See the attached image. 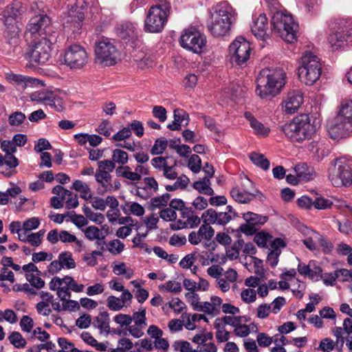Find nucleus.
Instances as JSON below:
<instances>
[{
	"label": "nucleus",
	"mask_w": 352,
	"mask_h": 352,
	"mask_svg": "<svg viewBox=\"0 0 352 352\" xmlns=\"http://www.w3.org/2000/svg\"><path fill=\"white\" fill-rule=\"evenodd\" d=\"M319 126L320 121L314 120L311 124L309 115L300 114L282 125L280 130L291 142L300 143L311 139Z\"/></svg>",
	"instance_id": "2"
},
{
	"label": "nucleus",
	"mask_w": 352,
	"mask_h": 352,
	"mask_svg": "<svg viewBox=\"0 0 352 352\" xmlns=\"http://www.w3.org/2000/svg\"><path fill=\"white\" fill-rule=\"evenodd\" d=\"M243 186L245 192H241L237 187H234L230 190V195L236 201L241 204H248L257 195H259L260 199L263 197V194L259 190H252L245 187V184Z\"/></svg>",
	"instance_id": "21"
},
{
	"label": "nucleus",
	"mask_w": 352,
	"mask_h": 352,
	"mask_svg": "<svg viewBox=\"0 0 352 352\" xmlns=\"http://www.w3.org/2000/svg\"><path fill=\"white\" fill-rule=\"evenodd\" d=\"M283 69H262L256 78V92L261 99H271L280 93L286 80Z\"/></svg>",
	"instance_id": "1"
},
{
	"label": "nucleus",
	"mask_w": 352,
	"mask_h": 352,
	"mask_svg": "<svg viewBox=\"0 0 352 352\" xmlns=\"http://www.w3.org/2000/svg\"><path fill=\"white\" fill-rule=\"evenodd\" d=\"M87 54L80 45H69L65 51L63 60L71 69H80L87 63Z\"/></svg>",
	"instance_id": "14"
},
{
	"label": "nucleus",
	"mask_w": 352,
	"mask_h": 352,
	"mask_svg": "<svg viewBox=\"0 0 352 352\" xmlns=\"http://www.w3.org/2000/svg\"><path fill=\"white\" fill-rule=\"evenodd\" d=\"M333 342L330 338H324L320 341L319 346L317 350H321L324 352H330L333 349Z\"/></svg>",
	"instance_id": "64"
},
{
	"label": "nucleus",
	"mask_w": 352,
	"mask_h": 352,
	"mask_svg": "<svg viewBox=\"0 0 352 352\" xmlns=\"http://www.w3.org/2000/svg\"><path fill=\"white\" fill-rule=\"evenodd\" d=\"M82 232L85 234V236L91 241L95 239H100L99 236L103 234L101 230L95 226H89L85 230H82Z\"/></svg>",
	"instance_id": "37"
},
{
	"label": "nucleus",
	"mask_w": 352,
	"mask_h": 352,
	"mask_svg": "<svg viewBox=\"0 0 352 352\" xmlns=\"http://www.w3.org/2000/svg\"><path fill=\"white\" fill-rule=\"evenodd\" d=\"M12 80L17 84L18 89L24 90L28 87H32L40 84L41 80L22 75H14Z\"/></svg>",
	"instance_id": "24"
},
{
	"label": "nucleus",
	"mask_w": 352,
	"mask_h": 352,
	"mask_svg": "<svg viewBox=\"0 0 352 352\" xmlns=\"http://www.w3.org/2000/svg\"><path fill=\"white\" fill-rule=\"evenodd\" d=\"M91 322V316L83 314L76 320V325L80 329H87L90 326Z\"/></svg>",
	"instance_id": "61"
},
{
	"label": "nucleus",
	"mask_w": 352,
	"mask_h": 352,
	"mask_svg": "<svg viewBox=\"0 0 352 352\" xmlns=\"http://www.w3.org/2000/svg\"><path fill=\"white\" fill-rule=\"evenodd\" d=\"M170 9L169 0H155V4L147 12L144 31L149 33L162 32L168 21Z\"/></svg>",
	"instance_id": "4"
},
{
	"label": "nucleus",
	"mask_w": 352,
	"mask_h": 352,
	"mask_svg": "<svg viewBox=\"0 0 352 352\" xmlns=\"http://www.w3.org/2000/svg\"><path fill=\"white\" fill-rule=\"evenodd\" d=\"M175 350H178L180 352H191V344L188 341L177 340L173 344Z\"/></svg>",
	"instance_id": "62"
},
{
	"label": "nucleus",
	"mask_w": 352,
	"mask_h": 352,
	"mask_svg": "<svg viewBox=\"0 0 352 352\" xmlns=\"http://www.w3.org/2000/svg\"><path fill=\"white\" fill-rule=\"evenodd\" d=\"M173 118L182 126H186L190 120L189 114L182 109H175L173 111Z\"/></svg>",
	"instance_id": "36"
},
{
	"label": "nucleus",
	"mask_w": 352,
	"mask_h": 352,
	"mask_svg": "<svg viewBox=\"0 0 352 352\" xmlns=\"http://www.w3.org/2000/svg\"><path fill=\"white\" fill-rule=\"evenodd\" d=\"M241 297L245 302L251 303L256 300V294L255 290L252 289H245L242 291Z\"/></svg>",
	"instance_id": "55"
},
{
	"label": "nucleus",
	"mask_w": 352,
	"mask_h": 352,
	"mask_svg": "<svg viewBox=\"0 0 352 352\" xmlns=\"http://www.w3.org/2000/svg\"><path fill=\"white\" fill-rule=\"evenodd\" d=\"M336 116H340L346 122L352 123V100L343 103Z\"/></svg>",
	"instance_id": "32"
},
{
	"label": "nucleus",
	"mask_w": 352,
	"mask_h": 352,
	"mask_svg": "<svg viewBox=\"0 0 352 352\" xmlns=\"http://www.w3.org/2000/svg\"><path fill=\"white\" fill-rule=\"evenodd\" d=\"M82 211L85 214L86 217L89 220L94 221L97 224H102L104 221V217L101 213H95L88 206L84 205L82 208Z\"/></svg>",
	"instance_id": "35"
},
{
	"label": "nucleus",
	"mask_w": 352,
	"mask_h": 352,
	"mask_svg": "<svg viewBox=\"0 0 352 352\" xmlns=\"http://www.w3.org/2000/svg\"><path fill=\"white\" fill-rule=\"evenodd\" d=\"M1 148L6 155L14 154L16 152V147L12 140H3L1 142Z\"/></svg>",
	"instance_id": "56"
},
{
	"label": "nucleus",
	"mask_w": 352,
	"mask_h": 352,
	"mask_svg": "<svg viewBox=\"0 0 352 352\" xmlns=\"http://www.w3.org/2000/svg\"><path fill=\"white\" fill-rule=\"evenodd\" d=\"M116 34L127 45H129L133 48L138 45L140 41L138 39L137 28L134 23L124 22L119 24L116 28Z\"/></svg>",
	"instance_id": "16"
},
{
	"label": "nucleus",
	"mask_w": 352,
	"mask_h": 352,
	"mask_svg": "<svg viewBox=\"0 0 352 352\" xmlns=\"http://www.w3.org/2000/svg\"><path fill=\"white\" fill-rule=\"evenodd\" d=\"M107 306L112 311H120L124 307L120 298L110 296L107 298Z\"/></svg>",
	"instance_id": "51"
},
{
	"label": "nucleus",
	"mask_w": 352,
	"mask_h": 352,
	"mask_svg": "<svg viewBox=\"0 0 352 352\" xmlns=\"http://www.w3.org/2000/svg\"><path fill=\"white\" fill-rule=\"evenodd\" d=\"M206 42V36L194 28L184 30L179 38V44L184 49L196 54L203 52Z\"/></svg>",
	"instance_id": "9"
},
{
	"label": "nucleus",
	"mask_w": 352,
	"mask_h": 352,
	"mask_svg": "<svg viewBox=\"0 0 352 352\" xmlns=\"http://www.w3.org/2000/svg\"><path fill=\"white\" fill-rule=\"evenodd\" d=\"M250 159L252 163L264 170L270 168V162L263 154L252 152L250 155Z\"/></svg>",
	"instance_id": "27"
},
{
	"label": "nucleus",
	"mask_w": 352,
	"mask_h": 352,
	"mask_svg": "<svg viewBox=\"0 0 352 352\" xmlns=\"http://www.w3.org/2000/svg\"><path fill=\"white\" fill-rule=\"evenodd\" d=\"M252 34L263 43H267L270 40L272 28H269L268 19L265 13L260 14L257 17L254 18L253 24L251 25Z\"/></svg>",
	"instance_id": "20"
},
{
	"label": "nucleus",
	"mask_w": 352,
	"mask_h": 352,
	"mask_svg": "<svg viewBox=\"0 0 352 352\" xmlns=\"http://www.w3.org/2000/svg\"><path fill=\"white\" fill-rule=\"evenodd\" d=\"M272 236L267 232H260L255 234L254 241L258 247L267 248V243Z\"/></svg>",
	"instance_id": "41"
},
{
	"label": "nucleus",
	"mask_w": 352,
	"mask_h": 352,
	"mask_svg": "<svg viewBox=\"0 0 352 352\" xmlns=\"http://www.w3.org/2000/svg\"><path fill=\"white\" fill-rule=\"evenodd\" d=\"M272 32L288 43H294L297 41L298 23L296 22L290 14L276 12L272 16Z\"/></svg>",
	"instance_id": "5"
},
{
	"label": "nucleus",
	"mask_w": 352,
	"mask_h": 352,
	"mask_svg": "<svg viewBox=\"0 0 352 352\" xmlns=\"http://www.w3.org/2000/svg\"><path fill=\"white\" fill-rule=\"evenodd\" d=\"M250 116L251 117L250 120V126L254 132L258 135L267 136L270 131V128L265 126L263 124L254 118L252 114H250Z\"/></svg>",
	"instance_id": "30"
},
{
	"label": "nucleus",
	"mask_w": 352,
	"mask_h": 352,
	"mask_svg": "<svg viewBox=\"0 0 352 352\" xmlns=\"http://www.w3.org/2000/svg\"><path fill=\"white\" fill-rule=\"evenodd\" d=\"M25 118L26 116L25 113L17 111L9 116L8 122L11 126H18L24 122Z\"/></svg>",
	"instance_id": "40"
},
{
	"label": "nucleus",
	"mask_w": 352,
	"mask_h": 352,
	"mask_svg": "<svg viewBox=\"0 0 352 352\" xmlns=\"http://www.w3.org/2000/svg\"><path fill=\"white\" fill-rule=\"evenodd\" d=\"M160 217L164 221H173L176 220L177 215L174 210L170 208H166L160 212Z\"/></svg>",
	"instance_id": "49"
},
{
	"label": "nucleus",
	"mask_w": 352,
	"mask_h": 352,
	"mask_svg": "<svg viewBox=\"0 0 352 352\" xmlns=\"http://www.w3.org/2000/svg\"><path fill=\"white\" fill-rule=\"evenodd\" d=\"M256 341L261 347H267L273 342V338L265 333H258L256 336Z\"/></svg>",
	"instance_id": "53"
},
{
	"label": "nucleus",
	"mask_w": 352,
	"mask_h": 352,
	"mask_svg": "<svg viewBox=\"0 0 352 352\" xmlns=\"http://www.w3.org/2000/svg\"><path fill=\"white\" fill-rule=\"evenodd\" d=\"M213 339V334L212 332H207L204 334H197L192 339V342L198 344H204L208 340Z\"/></svg>",
	"instance_id": "59"
},
{
	"label": "nucleus",
	"mask_w": 352,
	"mask_h": 352,
	"mask_svg": "<svg viewBox=\"0 0 352 352\" xmlns=\"http://www.w3.org/2000/svg\"><path fill=\"white\" fill-rule=\"evenodd\" d=\"M108 250L113 254H120L124 248V244L118 239H114L109 242Z\"/></svg>",
	"instance_id": "47"
},
{
	"label": "nucleus",
	"mask_w": 352,
	"mask_h": 352,
	"mask_svg": "<svg viewBox=\"0 0 352 352\" xmlns=\"http://www.w3.org/2000/svg\"><path fill=\"white\" fill-rule=\"evenodd\" d=\"M170 199V195L168 192L163 194L162 196L155 197L148 203V209L151 211H154L157 208L166 206Z\"/></svg>",
	"instance_id": "25"
},
{
	"label": "nucleus",
	"mask_w": 352,
	"mask_h": 352,
	"mask_svg": "<svg viewBox=\"0 0 352 352\" xmlns=\"http://www.w3.org/2000/svg\"><path fill=\"white\" fill-rule=\"evenodd\" d=\"M146 309L144 307H141L139 311L133 313L132 316V320H133L135 324L138 326H146Z\"/></svg>",
	"instance_id": "46"
},
{
	"label": "nucleus",
	"mask_w": 352,
	"mask_h": 352,
	"mask_svg": "<svg viewBox=\"0 0 352 352\" xmlns=\"http://www.w3.org/2000/svg\"><path fill=\"white\" fill-rule=\"evenodd\" d=\"M152 165L159 170L163 168L164 170V176L168 179H175L177 178V173L173 172V173H169L172 169H173V166H169L167 165V162L166 159L163 157H154L151 160Z\"/></svg>",
	"instance_id": "23"
},
{
	"label": "nucleus",
	"mask_w": 352,
	"mask_h": 352,
	"mask_svg": "<svg viewBox=\"0 0 352 352\" xmlns=\"http://www.w3.org/2000/svg\"><path fill=\"white\" fill-rule=\"evenodd\" d=\"M160 290L165 289L171 293H179L182 291L180 283L176 281L168 280L165 284L159 286Z\"/></svg>",
	"instance_id": "45"
},
{
	"label": "nucleus",
	"mask_w": 352,
	"mask_h": 352,
	"mask_svg": "<svg viewBox=\"0 0 352 352\" xmlns=\"http://www.w3.org/2000/svg\"><path fill=\"white\" fill-rule=\"evenodd\" d=\"M95 55L97 60L105 66L116 63L118 50L108 38H102L96 43Z\"/></svg>",
	"instance_id": "12"
},
{
	"label": "nucleus",
	"mask_w": 352,
	"mask_h": 352,
	"mask_svg": "<svg viewBox=\"0 0 352 352\" xmlns=\"http://www.w3.org/2000/svg\"><path fill=\"white\" fill-rule=\"evenodd\" d=\"M332 205L333 202L330 199H325L322 196L317 197L314 200V206L318 210L329 208Z\"/></svg>",
	"instance_id": "48"
},
{
	"label": "nucleus",
	"mask_w": 352,
	"mask_h": 352,
	"mask_svg": "<svg viewBox=\"0 0 352 352\" xmlns=\"http://www.w3.org/2000/svg\"><path fill=\"white\" fill-rule=\"evenodd\" d=\"M201 219L204 224H217V212L213 208H209L202 213Z\"/></svg>",
	"instance_id": "39"
},
{
	"label": "nucleus",
	"mask_w": 352,
	"mask_h": 352,
	"mask_svg": "<svg viewBox=\"0 0 352 352\" xmlns=\"http://www.w3.org/2000/svg\"><path fill=\"white\" fill-rule=\"evenodd\" d=\"M167 145L168 141L166 138L157 139L151 148V153L152 155L161 154L166 150Z\"/></svg>",
	"instance_id": "42"
},
{
	"label": "nucleus",
	"mask_w": 352,
	"mask_h": 352,
	"mask_svg": "<svg viewBox=\"0 0 352 352\" xmlns=\"http://www.w3.org/2000/svg\"><path fill=\"white\" fill-rule=\"evenodd\" d=\"M153 116L159 119V121L164 122L167 118V111L162 106H155L152 111Z\"/></svg>",
	"instance_id": "57"
},
{
	"label": "nucleus",
	"mask_w": 352,
	"mask_h": 352,
	"mask_svg": "<svg viewBox=\"0 0 352 352\" xmlns=\"http://www.w3.org/2000/svg\"><path fill=\"white\" fill-rule=\"evenodd\" d=\"M327 131L331 139H342L349 136L352 132V123L346 122L340 116H336L333 121L328 124Z\"/></svg>",
	"instance_id": "19"
},
{
	"label": "nucleus",
	"mask_w": 352,
	"mask_h": 352,
	"mask_svg": "<svg viewBox=\"0 0 352 352\" xmlns=\"http://www.w3.org/2000/svg\"><path fill=\"white\" fill-rule=\"evenodd\" d=\"M127 127H129L131 132L133 131L134 133L139 138L144 135V126L142 122L139 120H133Z\"/></svg>",
	"instance_id": "58"
},
{
	"label": "nucleus",
	"mask_w": 352,
	"mask_h": 352,
	"mask_svg": "<svg viewBox=\"0 0 352 352\" xmlns=\"http://www.w3.org/2000/svg\"><path fill=\"white\" fill-rule=\"evenodd\" d=\"M50 23L51 19L46 14L39 13L35 14L30 19L26 25L25 36L28 37L30 35L31 38L34 37L36 38L37 36L45 34L47 32L46 29Z\"/></svg>",
	"instance_id": "15"
},
{
	"label": "nucleus",
	"mask_w": 352,
	"mask_h": 352,
	"mask_svg": "<svg viewBox=\"0 0 352 352\" xmlns=\"http://www.w3.org/2000/svg\"><path fill=\"white\" fill-rule=\"evenodd\" d=\"M20 28L19 26L10 27V29L6 28L4 31L5 42L2 45V52L6 55H13L21 50L19 47Z\"/></svg>",
	"instance_id": "18"
},
{
	"label": "nucleus",
	"mask_w": 352,
	"mask_h": 352,
	"mask_svg": "<svg viewBox=\"0 0 352 352\" xmlns=\"http://www.w3.org/2000/svg\"><path fill=\"white\" fill-rule=\"evenodd\" d=\"M25 277L27 280L36 289H41L45 285V281L38 276L33 274H27Z\"/></svg>",
	"instance_id": "54"
},
{
	"label": "nucleus",
	"mask_w": 352,
	"mask_h": 352,
	"mask_svg": "<svg viewBox=\"0 0 352 352\" xmlns=\"http://www.w3.org/2000/svg\"><path fill=\"white\" fill-rule=\"evenodd\" d=\"M59 239L63 243H75L79 248L82 247V242L66 230H61L59 232Z\"/></svg>",
	"instance_id": "38"
},
{
	"label": "nucleus",
	"mask_w": 352,
	"mask_h": 352,
	"mask_svg": "<svg viewBox=\"0 0 352 352\" xmlns=\"http://www.w3.org/2000/svg\"><path fill=\"white\" fill-rule=\"evenodd\" d=\"M332 33L328 38V42L333 50H344L352 46V20L342 19L331 22L330 25Z\"/></svg>",
	"instance_id": "6"
},
{
	"label": "nucleus",
	"mask_w": 352,
	"mask_h": 352,
	"mask_svg": "<svg viewBox=\"0 0 352 352\" xmlns=\"http://www.w3.org/2000/svg\"><path fill=\"white\" fill-rule=\"evenodd\" d=\"M26 11V6L21 1H14L6 7L0 15L2 16L6 28L18 26L16 20Z\"/></svg>",
	"instance_id": "17"
},
{
	"label": "nucleus",
	"mask_w": 352,
	"mask_h": 352,
	"mask_svg": "<svg viewBox=\"0 0 352 352\" xmlns=\"http://www.w3.org/2000/svg\"><path fill=\"white\" fill-rule=\"evenodd\" d=\"M294 170L300 180L309 181L311 179V173L309 170L307 165L305 163L296 165Z\"/></svg>",
	"instance_id": "34"
},
{
	"label": "nucleus",
	"mask_w": 352,
	"mask_h": 352,
	"mask_svg": "<svg viewBox=\"0 0 352 352\" xmlns=\"http://www.w3.org/2000/svg\"><path fill=\"white\" fill-rule=\"evenodd\" d=\"M32 43L25 53V58L32 63L45 64L50 57L51 43L45 38L37 42L34 38Z\"/></svg>",
	"instance_id": "10"
},
{
	"label": "nucleus",
	"mask_w": 352,
	"mask_h": 352,
	"mask_svg": "<svg viewBox=\"0 0 352 352\" xmlns=\"http://www.w3.org/2000/svg\"><path fill=\"white\" fill-rule=\"evenodd\" d=\"M56 99L57 96L52 91L41 92L38 94L37 98H32V100L43 102L51 107H56L55 104Z\"/></svg>",
	"instance_id": "29"
},
{
	"label": "nucleus",
	"mask_w": 352,
	"mask_h": 352,
	"mask_svg": "<svg viewBox=\"0 0 352 352\" xmlns=\"http://www.w3.org/2000/svg\"><path fill=\"white\" fill-rule=\"evenodd\" d=\"M71 188L78 192H80V197L85 200H89L92 197L91 194L89 193L90 188L88 186L87 184L82 182L81 180H75L73 182Z\"/></svg>",
	"instance_id": "26"
},
{
	"label": "nucleus",
	"mask_w": 352,
	"mask_h": 352,
	"mask_svg": "<svg viewBox=\"0 0 352 352\" xmlns=\"http://www.w3.org/2000/svg\"><path fill=\"white\" fill-rule=\"evenodd\" d=\"M321 72L318 57L309 51L305 52L298 67V74L301 82L307 85H312L319 79Z\"/></svg>",
	"instance_id": "7"
},
{
	"label": "nucleus",
	"mask_w": 352,
	"mask_h": 352,
	"mask_svg": "<svg viewBox=\"0 0 352 352\" xmlns=\"http://www.w3.org/2000/svg\"><path fill=\"white\" fill-rule=\"evenodd\" d=\"M131 136V132L129 127H124L116 133H115L111 139L116 142H120L124 140Z\"/></svg>",
	"instance_id": "52"
},
{
	"label": "nucleus",
	"mask_w": 352,
	"mask_h": 352,
	"mask_svg": "<svg viewBox=\"0 0 352 352\" xmlns=\"http://www.w3.org/2000/svg\"><path fill=\"white\" fill-rule=\"evenodd\" d=\"M250 43L243 36H238L229 46L230 60L232 65L244 67L251 54Z\"/></svg>",
	"instance_id": "8"
},
{
	"label": "nucleus",
	"mask_w": 352,
	"mask_h": 352,
	"mask_svg": "<svg viewBox=\"0 0 352 352\" xmlns=\"http://www.w3.org/2000/svg\"><path fill=\"white\" fill-rule=\"evenodd\" d=\"M188 168L195 173H199L201 169V160L197 154L192 155L188 163Z\"/></svg>",
	"instance_id": "44"
},
{
	"label": "nucleus",
	"mask_w": 352,
	"mask_h": 352,
	"mask_svg": "<svg viewBox=\"0 0 352 352\" xmlns=\"http://www.w3.org/2000/svg\"><path fill=\"white\" fill-rule=\"evenodd\" d=\"M58 259L61 262V265H63V268L73 269L76 266V262L72 258V254L70 252L65 251L61 252L58 255Z\"/></svg>",
	"instance_id": "31"
},
{
	"label": "nucleus",
	"mask_w": 352,
	"mask_h": 352,
	"mask_svg": "<svg viewBox=\"0 0 352 352\" xmlns=\"http://www.w3.org/2000/svg\"><path fill=\"white\" fill-rule=\"evenodd\" d=\"M21 329L25 332H30L34 326L33 320L28 316H23L20 321Z\"/></svg>",
	"instance_id": "60"
},
{
	"label": "nucleus",
	"mask_w": 352,
	"mask_h": 352,
	"mask_svg": "<svg viewBox=\"0 0 352 352\" xmlns=\"http://www.w3.org/2000/svg\"><path fill=\"white\" fill-rule=\"evenodd\" d=\"M86 8L87 3L84 0H76L63 17L64 28H68L74 32L80 30L85 19Z\"/></svg>",
	"instance_id": "11"
},
{
	"label": "nucleus",
	"mask_w": 352,
	"mask_h": 352,
	"mask_svg": "<svg viewBox=\"0 0 352 352\" xmlns=\"http://www.w3.org/2000/svg\"><path fill=\"white\" fill-rule=\"evenodd\" d=\"M52 148V145L50 142L45 138L38 139L37 143L34 146V151L37 153H41L45 150H50Z\"/></svg>",
	"instance_id": "63"
},
{
	"label": "nucleus",
	"mask_w": 352,
	"mask_h": 352,
	"mask_svg": "<svg viewBox=\"0 0 352 352\" xmlns=\"http://www.w3.org/2000/svg\"><path fill=\"white\" fill-rule=\"evenodd\" d=\"M303 102V97L300 92L290 93L285 102L284 111L289 114L294 113Z\"/></svg>",
	"instance_id": "22"
},
{
	"label": "nucleus",
	"mask_w": 352,
	"mask_h": 352,
	"mask_svg": "<svg viewBox=\"0 0 352 352\" xmlns=\"http://www.w3.org/2000/svg\"><path fill=\"white\" fill-rule=\"evenodd\" d=\"M10 342L17 349L23 348L26 346L27 342L22 335L18 331L12 332L8 336Z\"/></svg>",
	"instance_id": "33"
},
{
	"label": "nucleus",
	"mask_w": 352,
	"mask_h": 352,
	"mask_svg": "<svg viewBox=\"0 0 352 352\" xmlns=\"http://www.w3.org/2000/svg\"><path fill=\"white\" fill-rule=\"evenodd\" d=\"M352 163L344 159L335 160V166H338L334 174L329 175L333 185L348 186L352 184Z\"/></svg>",
	"instance_id": "13"
},
{
	"label": "nucleus",
	"mask_w": 352,
	"mask_h": 352,
	"mask_svg": "<svg viewBox=\"0 0 352 352\" xmlns=\"http://www.w3.org/2000/svg\"><path fill=\"white\" fill-rule=\"evenodd\" d=\"M112 160L115 163L124 165L127 163L129 157L126 151L116 148L113 151Z\"/></svg>",
	"instance_id": "43"
},
{
	"label": "nucleus",
	"mask_w": 352,
	"mask_h": 352,
	"mask_svg": "<svg viewBox=\"0 0 352 352\" xmlns=\"http://www.w3.org/2000/svg\"><path fill=\"white\" fill-rule=\"evenodd\" d=\"M119 345L117 349H113L111 352H124L131 349L133 346L132 341L129 338H122L118 341Z\"/></svg>",
	"instance_id": "50"
},
{
	"label": "nucleus",
	"mask_w": 352,
	"mask_h": 352,
	"mask_svg": "<svg viewBox=\"0 0 352 352\" xmlns=\"http://www.w3.org/2000/svg\"><path fill=\"white\" fill-rule=\"evenodd\" d=\"M243 219L254 226L263 225L268 219L267 216H262L252 212H248L243 214Z\"/></svg>",
	"instance_id": "28"
},
{
	"label": "nucleus",
	"mask_w": 352,
	"mask_h": 352,
	"mask_svg": "<svg viewBox=\"0 0 352 352\" xmlns=\"http://www.w3.org/2000/svg\"><path fill=\"white\" fill-rule=\"evenodd\" d=\"M232 7L227 1H221L214 8L212 14V22L208 29L214 37H220L228 34L231 25L235 19Z\"/></svg>",
	"instance_id": "3"
}]
</instances>
